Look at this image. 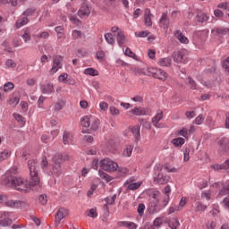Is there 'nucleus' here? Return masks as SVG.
Listing matches in <instances>:
<instances>
[{
    "mask_svg": "<svg viewBox=\"0 0 229 229\" xmlns=\"http://www.w3.org/2000/svg\"><path fill=\"white\" fill-rule=\"evenodd\" d=\"M30 182L22 177L8 176L4 183L20 192H30L31 187L40 185V175L38 174V162L30 159L28 162Z\"/></svg>",
    "mask_w": 229,
    "mask_h": 229,
    "instance_id": "f257e3e1",
    "label": "nucleus"
},
{
    "mask_svg": "<svg viewBox=\"0 0 229 229\" xmlns=\"http://www.w3.org/2000/svg\"><path fill=\"white\" fill-rule=\"evenodd\" d=\"M81 126L84 128H90L93 131H96L99 128V119L93 115H86L81 120Z\"/></svg>",
    "mask_w": 229,
    "mask_h": 229,
    "instance_id": "f03ea898",
    "label": "nucleus"
},
{
    "mask_svg": "<svg viewBox=\"0 0 229 229\" xmlns=\"http://www.w3.org/2000/svg\"><path fill=\"white\" fill-rule=\"evenodd\" d=\"M160 192L156 191L152 194V200L148 204V213L157 214L162 210V205H160V199H158Z\"/></svg>",
    "mask_w": 229,
    "mask_h": 229,
    "instance_id": "7ed1b4c3",
    "label": "nucleus"
},
{
    "mask_svg": "<svg viewBox=\"0 0 229 229\" xmlns=\"http://www.w3.org/2000/svg\"><path fill=\"white\" fill-rule=\"evenodd\" d=\"M147 72H148V76L157 78L161 81H165V80H167V77H168L167 72H165V71L160 68L148 67L147 68Z\"/></svg>",
    "mask_w": 229,
    "mask_h": 229,
    "instance_id": "20e7f679",
    "label": "nucleus"
},
{
    "mask_svg": "<svg viewBox=\"0 0 229 229\" xmlns=\"http://www.w3.org/2000/svg\"><path fill=\"white\" fill-rule=\"evenodd\" d=\"M100 167L103 171L114 173V171H117V169H119V165L110 158H104L100 161Z\"/></svg>",
    "mask_w": 229,
    "mask_h": 229,
    "instance_id": "39448f33",
    "label": "nucleus"
},
{
    "mask_svg": "<svg viewBox=\"0 0 229 229\" xmlns=\"http://www.w3.org/2000/svg\"><path fill=\"white\" fill-rule=\"evenodd\" d=\"M167 182H169V176L164 174L161 169H157L154 174V183H157V185H165Z\"/></svg>",
    "mask_w": 229,
    "mask_h": 229,
    "instance_id": "423d86ee",
    "label": "nucleus"
},
{
    "mask_svg": "<svg viewBox=\"0 0 229 229\" xmlns=\"http://www.w3.org/2000/svg\"><path fill=\"white\" fill-rule=\"evenodd\" d=\"M62 62H64V57L62 55H55L53 58L52 68L49 71V74L53 75L58 72L62 69Z\"/></svg>",
    "mask_w": 229,
    "mask_h": 229,
    "instance_id": "0eeeda50",
    "label": "nucleus"
},
{
    "mask_svg": "<svg viewBox=\"0 0 229 229\" xmlns=\"http://www.w3.org/2000/svg\"><path fill=\"white\" fill-rule=\"evenodd\" d=\"M54 165L52 168V174H56L57 176H60L62 174V155L57 154L54 157Z\"/></svg>",
    "mask_w": 229,
    "mask_h": 229,
    "instance_id": "6e6552de",
    "label": "nucleus"
},
{
    "mask_svg": "<svg viewBox=\"0 0 229 229\" xmlns=\"http://www.w3.org/2000/svg\"><path fill=\"white\" fill-rule=\"evenodd\" d=\"M187 50L182 49L174 54V62H175V64H187Z\"/></svg>",
    "mask_w": 229,
    "mask_h": 229,
    "instance_id": "1a4fd4ad",
    "label": "nucleus"
},
{
    "mask_svg": "<svg viewBox=\"0 0 229 229\" xmlns=\"http://www.w3.org/2000/svg\"><path fill=\"white\" fill-rule=\"evenodd\" d=\"M134 182L135 180L133 178L127 179L123 183V186L126 187L127 191H137V189H140L142 182Z\"/></svg>",
    "mask_w": 229,
    "mask_h": 229,
    "instance_id": "9d476101",
    "label": "nucleus"
},
{
    "mask_svg": "<svg viewBox=\"0 0 229 229\" xmlns=\"http://www.w3.org/2000/svg\"><path fill=\"white\" fill-rule=\"evenodd\" d=\"M5 206L9 207L10 208H22L26 205V202L22 200H13L8 199L6 196V200H4Z\"/></svg>",
    "mask_w": 229,
    "mask_h": 229,
    "instance_id": "9b49d317",
    "label": "nucleus"
},
{
    "mask_svg": "<svg viewBox=\"0 0 229 229\" xmlns=\"http://www.w3.org/2000/svg\"><path fill=\"white\" fill-rule=\"evenodd\" d=\"M69 216V209L65 208H60L55 215V225L58 226L62 219H65Z\"/></svg>",
    "mask_w": 229,
    "mask_h": 229,
    "instance_id": "f8f14e48",
    "label": "nucleus"
},
{
    "mask_svg": "<svg viewBox=\"0 0 229 229\" xmlns=\"http://www.w3.org/2000/svg\"><path fill=\"white\" fill-rule=\"evenodd\" d=\"M164 119V112L157 111V114L152 118V124L155 128H164V124L160 123V121Z\"/></svg>",
    "mask_w": 229,
    "mask_h": 229,
    "instance_id": "ddd939ff",
    "label": "nucleus"
},
{
    "mask_svg": "<svg viewBox=\"0 0 229 229\" xmlns=\"http://www.w3.org/2000/svg\"><path fill=\"white\" fill-rule=\"evenodd\" d=\"M74 142V134L71 131H65L63 133V143L64 146H69L70 144H72Z\"/></svg>",
    "mask_w": 229,
    "mask_h": 229,
    "instance_id": "4468645a",
    "label": "nucleus"
},
{
    "mask_svg": "<svg viewBox=\"0 0 229 229\" xmlns=\"http://www.w3.org/2000/svg\"><path fill=\"white\" fill-rule=\"evenodd\" d=\"M91 10L92 7L89 6L87 4H83L78 11V15L79 17H89V15H90Z\"/></svg>",
    "mask_w": 229,
    "mask_h": 229,
    "instance_id": "2eb2a0df",
    "label": "nucleus"
},
{
    "mask_svg": "<svg viewBox=\"0 0 229 229\" xmlns=\"http://www.w3.org/2000/svg\"><path fill=\"white\" fill-rule=\"evenodd\" d=\"M169 24L170 21L167 17V13H163L160 20H159V26L163 30H165V32H167V30H169Z\"/></svg>",
    "mask_w": 229,
    "mask_h": 229,
    "instance_id": "dca6fc26",
    "label": "nucleus"
},
{
    "mask_svg": "<svg viewBox=\"0 0 229 229\" xmlns=\"http://www.w3.org/2000/svg\"><path fill=\"white\" fill-rule=\"evenodd\" d=\"M0 226H10L12 219H10V213L4 212L0 216Z\"/></svg>",
    "mask_w": 229,
    "mask_h": 229,
    "instance_id": "f3484780",
    "label": "nucleus"
},
{
    "mask_svg": "<svg viewBox=\"0 0 229 229\" xmlns=\"http://www.w3.org/2000/svg\"><path fill=\"white\" fill-rule=\"evenodd\" d=\"M174 35L175 38H177V40H179V42H181V44H189V38L187 37H185V35H183L182 30H175Z\"/></svg>",
    "mask_w": 229,
    "mask_h": 229,
    "instance_id": "a211bd4d",
    "label": "nucleus"
},
{
    "mask_svg": "<svg viewBox=\"0 0 229 229\" xmlns=\"http://www.w3.org/2000/svg\"><path fill=\"white\" fill-rule=\"evenodd\" d=\"M173 64V59L171 57H162L157 61V65L159 67H171Z\"/></svg>",
    "mask_w": 229,
    "mask_h": 229,
    "instance_id": "6ab92c4d",
    "label": "nucleus"
},
{
    "mask_svg": "<svg viewBox=\"0 0 229 229\" xmlns=\"http://www.w3.org/2000/svg\"><path fill=\"white\" fill-rule=\"evenodd\" d=\"M43 94H53L55 92V86L53 83H46L41 86Z\"/></svg>",
    "mask_w": 229,
    "mask_h": 229,
    "instance_id": "aec40b11",
    "label": "nucleus"
},
{
    "mask_svg": "<svg viewBox=\"0 0 229 229\" xmlns=\"http://www.w3.org/2000/svg\"><path fill=\"white\" fill-rule=\"evenodd\" d=\"M64 106H65V100L59 99L53 104V110L54 112H61V110H64Z\"/></svg>",
    "mask_w": 229,
    "mask_h": 229,
    "instance_id": "412c9836",
    "label": "nucleus"
},
{
    "mask_svg": "<svg viewBox=\"0 0 229 229\" xmlns=\"http://www.w3.org/2000/svg\"><path fill=\"white\" fill-rule=\"evenodd\" d=\"M131 114H132V115H148V109L136 106L131 110Z\"/></svg>",
    "mask_w": 229,
    "mask_h": 229,
    "instance_id": "4be33fe9",
    "label": "nucleus"
},
{
    "mask_svg": "<svg viewBox=\"0 0 229 229\" xmlns=\"http://www.w3.org/2000/svg\"><path fill=\"white\" fill-rule=\"evenodd\" d=\"M30 22V20L26 16H21L15 22L16 30L22 28V26H26Z\"/></svg>",
    "mask_w": 229,
    "mask_h": 229,
    "instance_id": "5701e85b",
    "label": "nucleus"
},
{
    "mask_svg": "<svg viewBox=\"0 0 229 229\" xmlns=\"http://www.w3.org/2000/svg\"><path fill=\"white\" fill-rule=\"evenodd\" d=\"M219 144L221 147V149L225 151V153H229V140L228 138H222L219 140Z\"/></svg>",
    "mask_w": 229,
    "mask_h": 229,
    "instance_id": "b1692460",
    "label": "nucleus"
},
{
    "mask_svg": "<svg viewBox=\"0 0 229 229\" xmlns=\"http://www.w3.org/2000/svg\"><path fill=\"white\" fill-rule=\"evenodd\" d=\"M118 226H124L128 229H137V224L130 221H120L118 222Z\"/></svg>",
    "mask_w": 229,
    "mask_h": 229,
    "instance_id": "393cba45",
    "label": "nucleus"
},
{
    "mask_svg": "<svg viewBox=\"0 0 229 229\" xmlns=\"http://www.w3.org/2000/svg\"><path fill=\"white\" fill-rule=\"evenodd\" d=\"M131 133H132L133 137L135 138V141L139 142V140H140V126L134 125L131 128Z\"/></svg>",
    "mask_w": 229,
    "mask_h": 229,
    "instance_id": "a878e982",
    "label": "nucleus"
},
{
    "mask_svg": "<svg viewBox=\"0 0 229 229\" xmlns=\"http://www.w3.org/2000/svg\"><path fill=\"white\" fill-rule=\"evenodd\" d=\"M72 40H81V38H85V34L79 30H73L72 31Z\"/></svg>",
    "mask_w": 229,
    "mask_h": 229,
    "instance_id": "bb28decb",
    "label": "nucleus"
},
{
    "mask_svg": "<svg viewBox=\"0 0 229 229\" xmlns=\"http://www.w3.org/2000/svg\"><path fill=\"white\" fill-rule=\"evenodd\" d=\"M116 40L117 44L120 47H123V45L126 44V36L124 35V32H120L116 35Z\"/></svg>",
    "mask_w": 229,
    "mask_h": 229,
    "instance_id": "cd10ccee",
    "label": "nucleus"
},
{
    "mask_svg": "<svg viewBox=\"0 0 229 229\" xmlns=\"http://www.w3.org/2000/svg\"><path fill=\"white\" fill-rule=\"evenodd\" d=\"M104 38L106 42H107L110 46H114L115 44V38H114V34L107 32L104 35Z\"/></svg>",
    "mask_w": 229,
    "mask_h": 229,
    "instance_id": "c85d7f7f",
    "label": "nucleus"
},
{
    "mask_svg": "<svg viewBox=\"0 0 229 229\" xmlns=\"http://www.w3.org/2000/svg\"><path fill=\"white\" fill-rule=\"evenodd\" d=\"M211 33H213V35H226V33H229V29L228 28H225V29L215 28L211 30Z\"/></svg>",
    "mask_w": 229,
    "mask_h": 229,
    "instance_id": "c756f323",
    "label": "nucleus"
},
{
    "mask_svg": "<svg viewBox=\"0 0 229 229\" xmlns=\"http://www.w3.org/2000/svg\"><path fill=\"white\" fill-rule=\"evenodd\" d=\"M145 25L152 26L153 22L151 21V11L149 9H146L145 11Z\"/></svg>",
    "mask_w": 229,
    "mask_h": 229,
    "instance_id": "7c9ffc66",
    "label": "nucleus"
},
{
    "mask_svg": "<svg viewBox=\"0 0 229 229\" xmlns=\"http://www.w3.org/2000/svg\"><path fill=\"white\" fill-rule=\"evenodd\" d=\"M21 38H23L25 43H28L31 40V32L30 29L23 30V34L21 35Z\"/></svg>",
    "mask_w": 229,
    "mask_h": 229,
    "instance_id": "2f4dec72",
    "label": "nucleus"
},
{
    "mask_svg": "<svg viewBox=\"0 0 229 229\" xmlns=\"http://www.w3.org/2000/svg\"><path fill=\"white\" fill-rule=\"evenodd\" d=\"M173 144L174 146H175L176 148H182L183 146V144H185V139L179 137V138H175L173 140Z\"/></svg>",
    "mask_w": 229,
    "mask_h": 229,
    "instance_id": "473e14b6",
    "label": "nucleus"
},
{
    "mask_svg": "<svg viewBox=\"0 0 229 229\" xmlns=\"http://www.w3.org/2000/svg\"><path fill=\"white\" fill-rule=\"evenodd\" d=\"M131 153H133V145L130 144L125 147L123 152V157H131Z\"/></svg>",
    "mask_w": 229,
    "mask_h": 229,
    "instance_id": "72a5a7b5",
    "label": "nucleus"
},
{
    "mask_svg": "<svg viewBox=\"0 0 229 229\" xmlns=\"http://www.w3.org/2000/svg\"><path fill=\"white\" fill-rule=\"evenodd\" d=\"M84 74L88 76H99V72L94 68H87L84 70Z\"/></svg>",
    "mask_w": 229,
    "mask_h": 229,
    "instance_id": "f704fd0d",
    "label": "nucleus"
},
{
    "mask_svg": "<svg viewBox=\"0 0 229 229\" xmlns=\"http://www.w3.org/2000/svg\"><path fill=\"white\" fill-rule=\"evenodd\" d=\"M14 119L21 124V126H24L26 124V120L23 118L22 115L20 114L14 113L13 114Z\"/></svg>",
    "mask_w": 229,
    "mask_h": 229,
    "instance_id": "c9c22d12",
    "label": "nucleus"
},
{
    "mask_svg": "<svg viewBox=\"0 0 229 229\" xmlns=\"http://www.w3.org/2000/svg\"><path fill=\"white\" fill-rule=\"evenodd\" d=\"M208 19H209L208 15H207V13H199L197 15L198 22H207V21H208Z\"/></svg>",
    "mask_w": 229,
    "mask_h": 229,
    "instance_id": "e433bc0d",
    "label": "nucleus"
},
{
    "mask_svg": "<svg viewBox=\"0 0 229 229\" xmlns=\"http://www.w3.org/2000/svg\"><path fill=\"white\" fill-rule=\"evenodd\" d=\"M12 152H10L9 150H4L0 152V163L4 162V160H6V158H10Z\"/></svg>",
    "mask_w": 229,
    "mask_h": 229,
    "instance_id": "4c0bfd02",
    "label": "nucleus"
},
{
    "mask_svg": "<svg viewBox=\"0 0 229 229\" xmlns=\"http://www.w3.org/2000/svg\"><path fill=\"white\" fill-rule=\"evenodd\" d=\"M168 225L171 229H176L180 226V222L176 218H172Z\"/></svg>",
    "mask_w": 229,
    "mask_h": 229,
    "instance_id": "58836bf2",
    "label": "nucleus"
},
{
    "mask_svg": "<svg viewBox=\"0 0 229 229\" xmlns=\"http://www.w3.org/2000/svg\"><path fill=\"white\" fill-rule=\"evenodd\" d=\"M98 174L102 180H106V182H112V176L108 175V174L105 173L104 171L99 170Z\"/></svg>",
    "mask_w": 229,
    "mask_h": 229,
    "instance_id": "ea45409f",
    "label": "nucleus"
},
{
    "mask_svg": "<svg viewBox=\"0 0 229 229\" xmlns=\"http://www.w3.org/2000/svg\"><path fill=\"white\" fill-rule=\"evenodd\" d=\"M86 216H88V217H92V218L98 217V209L94 208H90L86 212Z\"/></svg>",
    "mask_w": 229,
    "mask_h": 229,
    "instance_id": "a19ab883",
    "label": "nucleus"
},
{
    "mask_svg": "<svg viewBox=\"0 0 229 229\" xmlns=\"http://www.w3.org/2000/svg\"><path fill=\"white\" fill-rule=\"evenodd\" d=\"M124 55L129 56L130 58H133V60H137V55L130 49V47H127L124 51Z\"/></svg>",
    "mask_w": 229,
    "mask_h": 229,
    "instance_id": "79ce46f5",
    "label": "nucleus"
},
{
    "mask_svg": "<svg viewBox=\"0 0 229 229\" xmlns=\"http://www.w3.org/2000/svg\"><path fill=\"white\" fill-rule=\"evenodd\" d=\"M42 142H45V144H47L48 142H51L53 140L51 139V134L49 132H45L41 136Z\"/></svg>",
    "mask_w": 229,
    "mask_h": 229,
    "instance_id": "37998d69",
    "label": "nucleus"
},
{
    "mask_svg": "<svg viewBox=\"0 0 229 229\" xmlns=\"http://www.w3.org/2000/svg\"><path fill=\"white\" fill-rule=\"evenodd\" d=\"M191 148H185L183 149V162H189V160H191Z\"/></svg>",
    "mask_w": 229,
    "mask_h": 229,
    "instance_id": "c03bdc74",
    "label": "nucleus"
},
{
    "mask_svg": "<svg viewBox=\"0 0 229 229\" xmlns=\"http://www.w3.org/2000/svg\"><path fill=\"white\" fill-rule=\"evenodd\" d=\"M207 210V206L200 202L196 203L195 212H205Z\"/></svg>",
    "mask_w": 229,
    "mask_h": 229,
    "instance_id": "a18cd8bd",
    "label": "nucleus"
},
{
    "mask_svg": "<svg viewBox=\"0 0 229 229\" xmlns=\"http://www.w3.org/2000/svg\"><path fill=\"white\" fill-rule=\"evenodd\" d=\"M14 88H15V85H13V83L12 82H7L4 85V92H12V90H13Z\"/></svg>",
    "mask_w": 229,
    "mask_h": 229,
    "instance_id": "49530a36",
    "label": "nucleus"
},
{
    "mask_svg": "<svg viewBox=\"0 0 229 229\" xmlns=\"http://www.w3.org/2000/svg\"><path fill=\"white\" fill-rule=\"evenodd\" d=\"M169 201H171L170 196L169 195H165L164 199L162 200V203H161L162 208H165V207H167V205H169Z\"/></svg>",
    "mask_w": 229,
    "mask_h": 229,
    "instance_id": "de8ad7c7",
    "label": "nucleus"
},
{
    "mask_svg": "<svg viewBox=\"0 0 229 229\" xmlns=\"http://www.w3.org/2000/svg\"><path fill=\"white\" fill-rule=\"evenodd\" d=\"M178 135L184 137V139H189V130H187V128H182L178 131Z\"/></svg>",
    "mask_w": 229,
    "mask_h": 229,
    "instance_id": "09e8293b",
    "label": "nucleus"
},
{
    "mask_svg": "<svg viewBox=\"0 0 229 229\" xmlns=\"http://www.w3.org/2000/svg\"><path fill=\"white\" fill-rule=\"evenodd\" d=\"M211 196H212V191H210V190L207 191H202L201 193L202 199H207V201H209Z\"/></svg>",
    "mask_w": 229,
    "mask_h": 229,
    "instance_id": "8fccbe9b",
    "label": "nucleus"
},
{
    "mask_svg": "<svg viewBox=\"0 0 229 229\" xmlns=\"http://www.w3.org/2000/svg\"><path fill=\"white\" fill-rule=\"evenodd\" d=\"M69 77V74H67L66 72H64L62 74L59 75L58 77V81L60 83H66L67 82V78Z\"/></svg>",
    "mask_w": 229,
    "mask_h": 229,
    "instance_id": "3c124183",
    "label": "nucleus"
},
{
    "mask_svg": "<svg viewBox=\"0 0 229 229\" xmlns=\"http://www.w3.org/2000/svg\"><path fill=\"white\" fill-rule=\"evenodd\" d=\"M203 121H205V116H203V114H199L195 120H194V124L199 125V124H203Z\"/></svg>",
    "mask_w": 229,
    "mask_h": 229,
    "instance_id": "603ef678",
    "label": "nucleus"
},
{
    "mask_svg": "<svg viewBox=\"0 0 229 229\" xmlns=\"http://www.w3.org/2000/svg\"><path fill=\"white\" fill-rule=\"evenodd\" d=\"M174 212H180V208L174 204H172L168 208V214H174Z\"/></svg>",
    "mask_w": 229,
    "mask_h": 229,
    "instance_id": "864d4df0",
    "label": "nucleus"
},
{
    "mask_svg": "<svg viewBox=\"0 0 229 229\" xmlns=\"http://www.w3.org/2000/svg\"><path fill=\"white\" fill-rule=\"evenodd\" d=\"M5 65L6 67H10L11 69H15V67H17V63H15L13 60L12 59H8L5 62Z\"/></svg>",
    "mask_w": 229,
    "mask_h": 229,
    "instance_id": "5fc2aeb1",
    "label": "nucleus"
},
{
    "mask_svg": "<svg viewBox=\"0 0 229 229\" xmlns=\"http://www.w3.org/2000/svg\"><path fill=\"white\" fill-rule=\"evenodd\" d=\"M223 69L226 72V74H229V57L224 60L223 62Z\"/></svg>",
    "mask_w": 229,
    "mask_h": 229,
    "instance_id": "6e6d98bb",
    "label": "nucleus"
},
{
    "mask_svg": "<svg viewBox=\"0 0 229 229\" xmlns=\"http://www.w3.org/2000/svg\"><path fill=\"white\" fill-rule=\"evenodd\" d=\"M137 210H138L139 216H144V210H146V206L143 203L139 204Z\"/></svg>",
    "mask_w": 229,
    "mask_h": 229,
    "instance_id": "4d7b16f0",
    "label": "nucleus"
},
{
    "mask_svg": "<svg viewBox=\"0 0 229 229\" xmlns=\"http://www.w3.org/2000/svg\"><path fill=\"white\" fill-rule=\"evenodd\" d=\"M185 205H187V198L182 197L179 205L177 206L179 210H182L185 207Z\"/></svg>",
    "mask_w": 229,
    "mask_h": 229,
    "instance_id": "13d9d810",
    "label": "nucleus"
},
{
    "mask_svg": "<svg viewBox=\"0 0 229 229\" xmlns=\"http://www.w3.org/2000/svg\"><path fill=\"white\" fill-rule=\"evenodd\" d=\"M99 108H100L101 112H106V110H108V103H106L105 101H101L99 103Z\"/></svg>",
    "mask_w": 229,
    "mask_h": 229,
    "instance_id": "bf43d9fd",
    "label": "nucleus"
},
{
    "mask_svg": "<svg viewBox=\"0 0 229 229\" xmlns=\"http://www.w3.org/2000/svg\"><path fill=\"white\" fill-rule=\"evenodd\" d=\"M38 201L41 205H47V195H40L38 197Z\"/></svg>",
    "mask_w": 229,
    "mask_h": 229,
    "instance_id": "052dcab7",
    "label": "nucleus"
},
{
    "mask_svg": "<svg viewBox=\"0 0 229 229\" xmlns=\"http://www.w3.org/2000/svg\"><path fill=\"white\" fill-rule=\"evenodd\" d=\"M187 82L190 85V89H192V90H196V81H194L192 78L189 77L187 79Z\"/></svg>",
    "mask_w": 229,
    "mask_h": 229,
    "instance_id": "680f3d73",
    "label": "nucleus"
},
{
    "mask_svg": "<svg viewBox=\"0 0 229 229\" xmlns=\"http://www.w3.org/2000/svg\"><path fill=\"white\" fill-rule=\"evenodd\" d=\"M109 112L112 115H119L121 114V111H119L115 106H110Z\"/></svg>",
    "mask_w": 229,
    "mask_h": 229,
    "instance_id": "e2e57ef3",
    "label": "nucleus"
},
{
    "mask_svg": "<svg viewBox=\"0 0 229 229\" xmlns=\"http://www.w3.org/2000/svg\"><path fill=\"white\" fill-rule=\"evenodd\" d=\"M65 85H72L74 86L76 85V80H74V78L71 77L68 75L67 79H66V83Z\"/></svg>",
    "mask_w": 229,
    "mask_h": 229,
    "instance_id": "0e129e2a",
    "label": "nucleus"
},
{
    "mask_svg": "<svg viewBox=\"0 0 229 229\" xmlns=\"http://www.w3.org/2000/svg\"><path fill=\"white\" fill-rule=\"evenodd\" d=\"M33 13H35V9L30 8V9H27V10L23 13V15H24L25 17H30V15H33Z\"/></svg>",
    "mask_w": 229,
    "mask_h": 229,
    "instance_id": "69168bd1",
    "label": "nucleus"
},
{
    "mask_svg": "<svg viewBox=\"0 0 229 229\" xmlns=\"http://www.w3.org/2000/svg\"><path fill=\"white\" fill-rule=\"evenodd\" d=\"M217 8H221L222 10H227V12H229V4L228 3H221L217 5Z\"/></svg>",
    "mask_w": 229,
    "mask_h": 229,
    "instance_id": "338daca9",
    "label": "nucleus"
},
{
    "mask_svg": "<svg viewBox=\"0 0 229 229\" xmlns=\"http://www.w3.org/2000/svg\"><path fill=\"white\" fill-rule=\"evenodd\" d=\"M225 127L229 130V112L225 114Z\"/></svg>",
    "mask_w": 229,
    "mask_h": 229,
    "instance_id": "774afa93",
    "label": "nucleus"
}]
</instances>
